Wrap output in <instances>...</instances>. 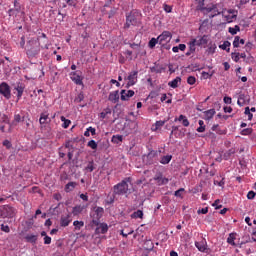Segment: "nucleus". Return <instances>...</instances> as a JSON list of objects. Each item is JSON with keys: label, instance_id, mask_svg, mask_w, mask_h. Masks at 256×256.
Instances as JSON below:
<instances>
[{"label": "nucleus", "instance_id": "1", "mask_svg": "<svg viewBox=\"0 0 256 256\" xmlns=\"http://www.w3.org/2000/svg\"><path fill=\"white\" fill-rule=\"evenodd\" d=\"M199 10L203 15H208L210 19L217 17V15H222L228 23L236 21L237 15H239V12L235 9L219 10V4H213L211 3V0H202L199 4Z\"/></svg>", "mask_w": 256, "mask_h": 256}, {"label": "nucleus", "instance_id": "2", "mask_svg": "<svg viewBox=\"0 0 256 256\" xmlns=\"http://www.w3.org/2000/svg\"><path fill=\"white\" fill-rule=\"evenodd\" d=\"M41 53V43L39 42V38H31L26 43V55L28 59H35L37 55Z\"/></svg>", "mask_w": 256, "mask_h": 256}, {"label": "nucleus", "instance_id": "3", "mask_svg": "<svg viewBox=\"0 0 256 256\" xmlns=\"http://www.w3.org/2000/svg\"><path fill=\"white\" fill-rule=\"evenodd\" d=\"M131 183V178H125L120 183L116 184L114 186V195H127V192L129 191V184Z\"/></svg>", "mask_w": 256, "mask_h": 256}, {"label": "nucleus", "instance_id": "4", "mask_svg": "<svg viewBox=\"0 0 256 256\" xmlns=\"http://www.w3.org/2000/svg\"><path fill=\"white\" fill-rule=\"evenodd\" d=\"M17 213V210L9 205H4L0 207V217L2 219H13Z\"/></svg>", "mask_w": 256, "mask_h": 256}, {"label": "nucleus", "instance_id": "5", "mask_svg": "<svg viewBox=\"0 0 256 256\" xmlns=\"http://www.w3.org/2000/svg\"><path fill=\"white\" fill-rule=\"evenodd\" d=\"M103 213H105V210L103 209V207L95 208L94 213L90 215L92 218L93 225H96V226L99 225L101 217H103Z\"/></svg>", "mask_w": 256, "mask_h": 256}, {"label": "nucleus", "instance_id": "6", "mask_svg": "<svg viewBox=\"0 0 256 256\" xmlns=\"http://www.w3.org/2000/svg\"><path fill=\"white\" fill-rule=\"evenodd\" d=\"M0 95L6 98L7 101L11 99V86L7 82L0 83Z\"/></svg>", "mask_w": 256, "mask_h": 256}, {"label": "nucleus", "instance_id": "7", "mask_svg": "<svg viewBox=\"0 0 256 256\" xmlns=\"http://www.w3.org/2000/svg\"><path fill=\"white\" fill-rule=\"evenodd\" d=\"M14 91L17 92L16 97L17 100L20 101L21 97H23V93H25V83L23 82H16L12 85Z\"/></svg>", "mask_w": 256, "mask_h": 256}, {"label": "nucleus", "instance_id": "8", "mask_svg": "<svg viewBox=\"0 0 256 256\" xmlns=\"http://www.w3.org/2000/svg\"><path fill=\"white\" fill-rule=\"evenodd\" d=\"M173 39V35L169 31H164L158 36L159 45H167Z\"/></svg>", "mask_w": 256, "mask_h": 256}, {"label": "nucleus", "instance_id": "9", "mask_svg": "<svg viewBox=\"0 0 256 256\" xmlns=\"http://www.w3.org/2000/svg\"><path fill=\"white\" fill-rule=\"evenodd\" d=\"M70 79L75 83L76 85H80L81 87H84L83 84V76H81V71H74L70 73Z\"/></svg>", "mask_w": 256, "mask_h": 256}, {"label": "nucleus", "instance_id": "10", "mask_svg": "<svg viewBox=\"0 0 256 256\" xmlns=\"http://www.w3.org/2000/svg\"><path fill=\"white\" fill-rule=\"evenodd\" d=\"M158 155L159 153L157 151L150 150V152L146 156H144V161L147 165H153Z\"/></svg>", "mask_w": 256, "mask_h": 256}, {"label": "nucleus", "instance_id": "11", "mask_svg": "<svg viewBox=\"0 0 256 256\" xmlns=\"http://www.w3.org/2000/svg\"><path fill=\"white\" fill-rule=\"evenodd\" d=\"M137 75H139L138 71H132L129 73L128 77L125 78L127 79L128 83L126 84V87H133L137 83Z\"/></svg>", "mask_w": 256, "mask_h": 256}, {"label": "nucleus", "instance_id": "12", "mask_svg": "<svg viewBox=\"0 0 256 256\" xmlns=\"http://www.w3.org/2000/svg\"><path fill=\"white\" fill-rule=\"evenodd\" d=\"M195 247L200 251L201 253H207V240L203 238L201 241L195 242Z\"/></svg>", "mask_w": 256, "mask_h": 256}, {"label": "nucleus", "instance_id": "13", "mask_svg": "<svg viewBox=\"0 0 256 256\" xmlns=\"http://www.w3.org/2000/svg\"><path fill=\"white\" fill-rule=\"evenodd\" d=\"M193 41H196L197 47H203V45H207L209 43V36H198L196 39H192Z\"/></svg>", "mask_w": 256, "mask_h": 256}, {"label": "nucleus", "instance_id": "14", "mask_svg": "<svg viewBox=\"0 0 256 256\" xmlns=\"http://www.w3.org/2000/svg\"><path fill=\"white\" fill-rule=\"evenodd\" d=\"M120 99L121 101H129L130 97H133V95H135V91L133 90H121L120 92Z\"/></svg>", "mask_w": 256, "mask_h": 256}, {"label": "nucleus", "instance_id": "15", "mask_svg": "<svg viewBox=\"0 0 256 256\" xmlns=\"http://www.w3.org/2000/svg\"><path fill=\"white\" fill-rule=\"evenodd\" d=\"M154 181H156L157 185H167V183H169V179L163 177L161 173L154 176Z\"/></svg>", "mask_w": 256, "mask_h": 256}, {"label": "nucleus", "instance_id": "16", "mask_svg": "<svg viewBox=\"0 0 256 256\" xmlns=\"http://www.w3.org/2000/svg\"><path fill=\"white\" fill-rule=\"evenodd\" d=\"M38 239H39V235H37V234H27L25 236V241L27 243H31L32 245H37Z\"/></svg>", "mask_w": 256, "mask_h": 256}, {"label": "nucleus", "instance_id": "17", "mask_svg": "<svg viewBox=\"0 0 256 256\" xmlns=\"http://www.w3.org/2000/svg\"><path fill=\"white\" fill-rule=\"evenodd\" d=\"M85 209H87L86 205L74 206L72 208V214L74 215V217H76L77 215H81V213H83V211H85Z\"/></svg>", "mask_w": 256, "mask_h": 256}, {"label": "nucleus", "instance_id": "18", "mask_svg": "<svg viewBox=\"0 0 256 256\" xmlns=\"http://www.w3.org/2000/svg\"><path fill=\"white\" fill-rule=\"evenodd\" d=\"M39 123L40 125H45V123H51V118H49L48 112H42L40 114Z\"/></svg>", "mask_w": 256, "mask_h": 256}, {"label": "nucleus", "instance_id": "19", "mask_svg": "<svg viewBox=\"0 0 256 256\" xmlns=\"http://www.w3.org/2000/svg\"><path fill=\"white\" fill-rule=\"evenodd\" d=\"M131 25H137V19H135L134 15H129L126 17L125 29H129Z\"/></svg>", "mask_w": 256, "mask_h": 256}, {"label": "nucleus", "instance_id": "20", "mask_svg": "<svg viewBox=\"0 0 256 256\" xmlns=\"http://www.w3.org/2000/svg\"><path fill=\"white\" fill-rule=\"evenodd\" d=\"M108 101H111V103H119V90L111 92L108 96Z\"/></svg>", "mask_w": 256, "mask_h": 256}, {"label": "nucleus", "instance_id": "21", "mask_svg": "<svg viewBox=\"0 0 256 256\" xmlns=\"http://www.w3.org/2000/svg\"><path fill=\"white\" fill-rule=\"evenodd\" d=\"M95 231L96 233H101L102 235H105V233L109 231V226L107 225V223H101L97 226Z\"/></svg>", "mask_w": 256, "mask_h": 256}, {"label": "nucleus", "instance_id": "22", "mask_svg": "<svg viewBox=\"0 0 256 256\" xmlns=\"http://www.w3.org/2000/svg\"><path fill=\"white\" fill-rule=\"evenodd\" d=\"M71 215L67 214L66 216H62L60 219L61 227H69V223H71Z\"/></svg>", "mask_w": 256, "mask_h": 256}, {"label": "nucleus", "instance_id": "23", "mask_svg": "<svg viewBox=\"0 0 256 256\" xmlns=\"http://www.w3.org/2000/svg\"><path fill=\"white\" fill-rule=\"evenodd\" d=\"M75 187H77V182H68L64 187V191L66 193H71V191L75 190Z\"/></svg>", "mask_w": 256, "mask_h": 256}, {"label": "nucleus", "instance_id": "24", "mask_svg": "<svg viewBox=\"0 0 256 256\" xmlns=\"http://www.w3.org/2000/svg\"><path fill=\"white\" fill-rule=\"evenodd\" d=\"M181 83V77H176L174 80L168 82V85L172 88V89H177V87H179V84Z\"/></svg>", "mask_w": 256, "mask_h": 256}, {"label": "nucleus", "instance_id": "25", "mask_svg": "<svg viewBox=\"0 0 256 256\" xmlns=\"http://www.w3.org/2000/svg\"><path fill=\"white\" fill-rule=\"evenodd\" d=\"M240 45H245V39H241V37L235 36L233 41V47L238 48Z\"/></svg>", "mask_w": 256, "mask_h": 256}, {"label": "nucleus", "instance_id": "26", "mask_svg": "<svg viewBox=\"0 0 256 256\" xmlns=\"http://www.w3.org/2000/svg\"><path fill=\"white\" fill-rule=\"evenodd\" d=\"M236 233H230L228 238H227V243L229 245H232L233 247H235L237 244L235 243V239H236Z\"/></svg>", "mask_w": 256, "mask_h": 256}, {"label": "nucleus", "instance_id": "27", "mask_svg": "<svg viewBox=\"0 0 256 256\" xmlns=\"http://www.w3.org/2000/svg\"><path fill=\"white\" fill-rule=\"evenodd\" d=\"M173 159V156L172 155H166V156H163L160 160V163L162 165H169V163H171V160Z\"/></svg>", "mask_w": 256, "mask_h": 256}, {"label": "nucleus", "instance_id": "28", "mask_svg": "<svg viewBox=\"0 0 256 256\" xmlns=\"http://www.w3.org/2000/svg\"><path fill=\"white\" fill-rule=\"evenodd\" d=\"M220 49H222L223 51H227V53H229V51H231V42L229 41H224L222 45L219 46Z\"/></svg>", "mask_w": 256, "mask_h": 256}, {"label": "nucleus", "instance_id": "29", "mask_svg": "<svg viewBox=\"0 0 256 256\" xmlns=\"http://www.w3.org/2000/svg\"><path fill=\"white\" fill-rule=\"evenodd\" d=\"M60 119L63 122L62 124L63 129H69V125H71V120L65 118V116H61Z\"/></svg>", "mask_w": 256, "mask_h": 256}, {"label": "nucleus", "instance_id": "30", "mask_svg": "<svg viewBox=\"0 0 256 256\" xmlns=\"http://www.w3.org/2000/svg\"><path fill=\"white\" fill-rule=\"evenodd\" d=\"M239 31H241V27H239V25H235V27L228 28V33H230L231 35H237Z\"/></svg>", "mask_w": 256, "mask_h": 256}, {"label": "nucleus", "instance_id": "31", "mask_svg": "<svg viewBox=\"0 0 256 256\" xmlns=\"http://www.w3.org/2000/svg\"><path fill=\"white\" fill-rule=\"evenodd\" d=\"M76 231H80L81 227H85V222L76 220L73 222Z\"/></svg>", "mask_w": 256, "mask_h": 256}, {"label": "nucleus", "instance_id": "32", "mask_svg": "<svg viewBox=\"0 0 256 256\" xmlns=\"http://www.w3.org/2000/svg\"><path fill=\"white\" fill-rule=\"evenodd\" d=\"M132 219H143V210H137L131 215Z\"/></svg>", "mask_w": 256, "mask_h": 256}, {"label": "nucleus", "instance_id": "33", "mask_svg": "<svg viewBox=\"0 0 256 256\" xmlns=\"http://www.w3.org/2000/svg\"><path fill=\"white\" fill-rule=\"evenodd\" d=\"M85 171L93 173V171H95V163L93 161L88 162L87 166L85 167Z\"/></svg>", "mask_w": 256, "mask_h": 256}, {"label": "nucleus", "instance_id": "34", "mask_svg": "<svg viewBox=\"0 0 256 256\" xmlns=\"http://www.w3.org/2000/svg\"><path fill=\"white\" fill-rule=\"evenodd\" d=\"M107 115H111V108H106L100 113V119H105Z\"/></svg>", "mask_w": 256, "mask_h": 256}, {"label": "nucleus", "instance_id": "35", "mask_svg": "<svg viewBox=\"0 0 256 256\" xmlns=\"http://www.w3.org/2000/svg\"><path fill=\"white\" fill-rule=\"evenodd\" d=\"M197 41H195V40H191L190 42H189V51H190V53H195V47H197Z\"/></svg>", "mask_w": 256, "mask_h": 256}, {"label": "nucleus", "instance_id": "36", "mask_svg": "<svg viewBox=\"0 0 256 256\" xmlns=\"http://www.w3.org/2000/svg\"><path fill=\"white\" fill-rule=\"evenodd\" d=\"M245 95L244 94H241L239 97H238V101H237V104L239 105V107H243L245 105Z\"/></svg>", "mask_w": 256, "mask_h": 256}, {"label": "nucleus", "instance_id": "37", "mask_svg": "<svg viewBox=\"0 0 256 256\" xmlns=\"http://www.w3.org/2000/svg\"><path fill=\"white\" fill-rule=\"evenodd\" d=\"M165 123H166L165 120L156 121L154 131H158V129H161V127H163Z\"/></svg>", "mask_w": 256, "mask_h": 256}, {"label": "nucleus", "instance_id": "38", "mask_svg": "<svg viewBox=\"0 0 256 256\" xmlns=\"http://www.w3.org/2000/svg\"><path fill=\"white\" fill-rule=\"evenodd\" d=\"M157 43H159V38H152L150 41H149V47L150 49H154L155 45H157Z\"/></svg>", "mask_w": 256, "mask_h": 256}, {"label": "nucleus", "instance_id": "39", "mask_svg": "<svg viewBox=\"0 0 256 256\" xmlns=\"http://www.w3.org/2000/svg\"><path fill=\"white\" fill-rule=\"evenodd\" d=\"M123 141V136L121 135H116L112 137V143H121Z\"/></svg>", "mask_w": 256, "mask_h": 256}, {"label": "nucleus", "instance_id": "40", "mask_svg": "<svg viewBox=\"0 0 256 256\" xmlns=\"http://www.w3.org/2000/svg\"><path fill=\"white\" fill-rule=\"evenodd\" d=\"M231 57L233 61H235V63H239V59H241L239 56V52H232Z\"/></svg>", "mask_w": 256, "mask_h": 256}, {"label": "nucleus", "instance_id": "41", "mask_svg": "<svg viewBox=\"0 0 256 256\" xmlns=\"http://www.w3.org/2000/svg\"><path fill=\"white\" fill-rule=\"evenodd\" d=\"M187 83L188 85H195V83H197V78H195L194 76H189L187 78Z\"/></svg>", "mask_w": 256, "mask_h": 256}, {"label": "nucleus", "instance_id": "42", "mask_svg": "<svg viewBox=\"0 0 256 256\" xmlns=\"http://www.w3.org/2000/svg\"><path fill=\"white\" fill-rule=\"evenodd\" d=\"M105 203H106V205H113V203H115V195L114 196H108Z\"/></svg>", "mask_w": 256, "mask_h": 256}, {"label": "nucleus", "instance_id": "43", "mask_svg": "<svg viewBox=\"0 0 256 256\" xmlns=\"http://www.w3.org/2000/svg\"><path fill=\"white\" fill-rule=\"evenodd\" d=\"M214 115H215V109H210V110L206 111L207 119H213Z\"/></svg>", "mask_w": 256, "mask_h": 256}, {"label": "nucleus", "instance_id": "44", "mask_svg": "<svg viewBox=\"0 0 256 256\" xmlns=\"http://www.w3.org/2000/svg\"><path fill=\"white\" fill-rule=\"evenodd\" d=\"M245 115H248V121H251L253 119V113H251V109L249 107L245 108Z\"/></svg>", "mask_w": 256, "mask_h": 256}, {"label": "nucleus", "instance_id": "45", "mask_svg": "<svg viewBox=\"0 0 256 256\" xmlns=\"http://www.w3.org/2000/svg\"><path fill=\"white\" fill-rule=\"evenodd\" d=\"M87 145L90 147V149H97V142H95V140H90Z\"/></svg>", "mask_w": 256, "mask_h": 256}, {"label": "nucleus", "instance_id": "46", "mask_svg": "<svg viewBox=\"0 0 256 256\" xmlns=\"http://www.w3.org/2000/svg\"><path fill=\"white\" fill-rule=\"evenodd\" d=\"M253 133V128H245L241 131V135H251Z\"/></svg>", "mask_w": 256, "mask_h": 256}, {"label": "nucleus", "instance_id": "47", "mask_svg": "<svg viewBox=\"0 0 256 256\" xmlns=\"http://www.w3.org/2000/svg\"><path fill=\"white\" fill-rule=\"evenodd\" d=\"M207 213H209V208L208 207H205V208H202V209H199L198 210V215H207Z\"/></svg>", "mask_w": 256, "mask_h": 256}, {"label": "nucleus", "instance_id": "48", "mask_svg": "<svg viewBox=\"0 0 256 256\" xmlns=\"http://www.w3.org/2000/svg\"><path fill=\"white\" fill-rule=\"evenodd\" d=\"M255 197H256L255 191L251 190V191L248 192L247 199L251 200V199H255Z\"/></svg>", "mask_w": 256, "mask_h": 256}, {"label": "nucleus", "instance_id": "49", "mask_svg": "<svg viewBox=\"0 0 256 256\" xmlns=\"http://www.w3.org/2000/svg\"><path fill=\"white\" fill-rule=\"evenodd\" d=\"M1 231H4V233H9L11 231V229L9 228L8 225L2 224Z\"/></svg>", "mask_w": 256, "mask_h": 256}, {"label": "nucleus", "instance_id": "50", "mask_svg": "<svg viewBox=\"0 0 256 256\" xmlns=\"http://www.w3.org/2000/svg\"><path fill=\"white\" fill-rule=\"evenodd\" d=\"M219 203H221V201L219 199H217L214 201V203L212 205H213V207H215V209H221V207H223V205H219Z\"/></svg>", "mask_w": 256, "mask_h": 256}, {"label": "nucleus", "instance_id": "51", "mask_svg": "<svg viewBox=\"0 0 256 256\" xmlns=\"http://www.w3.org/2000/svg\"><path fill=\"white\" fill-rule=\"evenodd\" d=\"M223 101H224V103H226V105H231L233 100L231 99V97L225 96Z\"/></svg>", "mask_w": 256, "mask_h": 256}, {"label": "nucleus", "instance_id": "52", "mask_svg": "<svg viewBox=\"0 0 256 256\" xmlns=\"http://www.w3.org/2000/svg\"><path fill=\"white\" fill-rule=\"evenodd\" d=\"M164 11L166 13H171L173 11V8L167 4H164Z\"/></svg>", "mask_w": 256, "mask_h": 256}, {"label": "nucleus", "instance_id": "53", "mask_svg": "<svg viewBox=\"0 0 256 256\" xmlns=\"http://www.w3.org/2000/svg\"><path fill=\"white\" fill-rule=\"evenodd\" d=\"M183 191H185L184 188H180L177 191H175L174 193L175 197H181V193H183Z\"/></svg>", "mask_w": 256, "mask_h": 256}, {"label": "nucleus", "instance_id": "54", "mask_svg": "<svg viewBox=\"0 0 256 256\" xmlns=\"http://www.w3.org/2000/svg\"><path fill=\"white\" fill-rule=\"evenodd\" d=\"M44 245H51V237L50 236L44 237Z\"/></svg>", "mask_w": 256, "mask_h": 256}, {"label": "nucleus", "instance_id": "55", "mask_svg": "<svg viewBox=\"0 0 256 256\" xmlns=\"http://www.w3.org/2000/svg\"><path fill=\"white\" fill-rule=\"evenodd\" d=\"M83 99H85V96L83 95V93L78 94L76 101L78 103H81V101H83Z\"/></svg>", "mask_w": 256, "mask_h": 256}, {"label": "nucleus", "instance_id": "56", "mask_svg": "<svg viewBox=\"0 0 256 256\" xmlns=\"http://www.w3.org/2000/svg\"><path fill=\"white\" fill-rule=\"evenodd\" d=\"M151 71L153 73H161L163 71V68L152 67Z\"/></svg>", "mask_w": 256, "mask_h": 256}, {"label": "nucleus", "instance_id": "57", "mask_svg": "<svg viewBox=\"0 0 256 256\" xmlns=\"http://www.w3.org/2000/svg\"><path fill=\"white\" fill-rule=\"evenodd\" d=\"M14 121L16 123H21V115L20 114H15L14 115Z\"/></svg>", "mask_w": 256, "mask_h": 256}, {"label": "nucleus", "instance_id": "58", "mask_svg": "<svg viewBox=\"0 0 256 256\" xmlns=\"http://www.w3.org/2000/svg\"><path fill=\"white\" fill-rule=\"evenodd\" d=\"M3 145L7 149H11V142L9 140H4Z\"/></svg>", "mask_w": 256, "mask_h": 256}, {"label": "nucleus", "instance_id": "59", "mask_svg": "<svg viewBox=\"0 0 256 256\" xmlns=\"http://www.w3.org/2000/svg\"><path fill=\"white\" fill-rule=\"evenodd\" d=\"M80 199H82V201H89V196H87V194H80Z\"/></svg>", "mask_w": 256, "mask_h": 256}, {"label": "nucleus", "instance_id": "60", "mask_svg": "<svg viewBox=\"0 0 256 256\" xmlns=\"http://www.w3.org/2000/svg\"><path fill=\"white\" fill-rule=\"evenodd\" d=\"M224 112L225 113H232L233 112V108H231V106H226V107H224Z\"/></svg>", "mask_w": 256, "mask_h": 256}, {"label": "nucleus", "instance_id": "61", "mask_svg": "<svg viewBox=\"0 0 256 256\" xmlns=\"http://www.w3.org/2000/svg\"><path fill=\"white\" fill-rule=\"evenodd\" d=\"M88 131H90L91 135H97V130L93 127H89Z\"/></svg>", "mask_w": 256, "mask_h": 256}, {"label": "nucleus", "instance_id": "62", "mask_svg": "<svg viewBox=\"0 0 256 256\" xmlns=\"http://www.w3.org/2000/svg\"><path fill=\"white\" fill-rule=\"evenodd\" d=\"M182 125L184 127H189V120L187 118H184L183 121H182Z\"/></svg>", "mask_w": 256, "mask_h": 256}, {"label": "nucleus", "instance_id": "63", "mask_svg": "<svg viewBox=\"0 0 256 256\" xmlns=\"http://www.w3.org/2000/svg\"><path fill=\"white\" fill-rule=\"evenodd\" d=\"M178 49H179L180 51H185V49H187V46H186L185 44H179V45H178Z\"/></svg>", "mask_w": 256, "mask_h": 256}, {"label": "nucleus", "instance_id": "64", "mask_svg": "<svg viewBox=\"0 0 256 256\" xmlns=\"http://www.w3.org/2000/svg\"><path fill=\"white\" fill-rule=\"evenodd\" d=\"M223 66L226 71H229V69H231V65H229L228 62H224Z\"/></svg>", "mask_w": 256, "mask_h": 256}]
</instances>
